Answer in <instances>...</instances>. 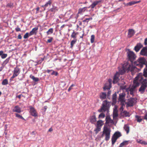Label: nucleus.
Returning a JSON list of instances; mask_svg holds the SVG:
<instances>
[{"mask_svg":"<svg viewBox=\"0 0 147 147\" xmlns=\"http://www.w3.org/2000/svg\"><path fill=\"white\" fill-rule=\"evenodd\" d=\"M87 8V7H84L82 8H79L78 10V13L82 14V13L84 12Z\"/></svg>","mask_w":147,"mask_h":147,"instance_id":"b1692460","label":"nucleus"},{"mask_svg":"<svg viewBox=\"0 0 147 147\" xmlns=\"http://www.w3.org/2000/svg\"><path fill=\"white\" fill-rule=\"evenodd\" d=\"M140 70V69H138L135 66L129 64L127 62H126L123 65L121 69H119V71L120 74L122 75L126 71L128 72L130 71L131 72H134Z\"/></svg>","mask_w":147,"mask_h":147,"instance_id":"f257e3e1","label":"nucleus"},{"mask_svg":"<svg viewBox=\"0 0 147 147\" xmlns=\"http://www.w3.org/2000/svg\"><path fill=\"white\" fill-rule=\"evenodd\" d=\"M53 28H51L49 29L48 30L47 32V35H49L51 34L53 32Z\"/></svg>","mask_w":147,"mask_h":147,"instance_id":"49530a36","label":"nucleus"},{"mask_svg":"<svg viewBox=\"0 0 147 147\" xmlns=\"http://www.w3.org/2000/svg\"><path fill=\"white\" fill-rule=\"evenodd\" d=\"M111 131V129L105 126L104 127V129L102 132V136L105 135V140L107 141L109 140L110 137V133Z\"/></svg>","mask_w":147,"mask_h":147,"instance_id":"39448f33","label":"nucleus"},{"mask_svg":"<svg viewBox=\"0 0 147 147\" xmlns=\"http://www.w3.org/2000/svg\"><path fill=\"white\" fill-rule=\"evenodd\" d=\"M13 7V3L11 2H9L7 3L6 5V8H9L10 9H12Z\"/></svg>","mask_w":147,"mask_h":147,"instance_id":"c756f323","label":"nucleus"},{"mask_svg":"<svg viewBox=\"0 0 147 147\" xmlns=\"http://www.w3.org/2000/svg\"><path fill=\"white\" fill-rule=\"evenodd\" d=\"M36 62L37 63V64H38L41 63L42 62L41 61L39 60L36 61Z\"/></svg>","mask_w":147,"mask_h":147,"instance_id":"052dcab7","label":"nucleus"},{"mask_svg":"<svg viewBox=\"0 0 147 147\" xmlns=\"http://www.w3.org/2000/svg\"><path fill=\"white\" fill-rule=\"evenodd\" d=\"M77 34V33H75L74 31L72 33V34L71 35V37L74 38V39H76V35Z\"/></svg>","mask_w":147,"mask_h":147,"instance_id":"37998d69","label":"nucleus"},{"mask_svg":"<svg viewBox=\"0 0 147 147\" xmlns=\"http://www.w3.org/2000/svg\"><path fill=\"white\" fill-rule=\"evenodd\" d=\"M107 94L106 93L102 92L100 94V98L102 99H105L106 98Z\"/></svg>","mask_w":147,"mask_h":147,"instance_id":"c9c22d12","label":"nucleus"},{"mask_svg":"<svg viewBox=\"0 0 147 147\" xmlns=\"http://www.w3.org/2000/svg\"><path fill=\"white\" fill-rule=\"evenodd\" d=\"M123 128L124 129L126 132L127 134H128L129 131V125H124Z\"/></svg>","mask_w":147,"mask_h":147,"instance_id":"7c9ffc66","label":"nucleus"},{"mask_svg":"<svg viewBox=\"0 0 147 147\" xmlns=\"http://www.w3.org/2000/svg\"><path fill=\"white\" fill-rule=\"evenodd\" d=\"M125 96V94L124 93H122L119 94V100L121 103H125V101L124 99Z\"/></svg>","mask_w":147,"mask_h":147,"instance_id":"f8f14e48","label":"nucleus"},{"mask_svg":"<svg viewBox=\"0 0 147 147\" xmlns=\"http://www.w3.org/2000/svg\"><path fill=\"white\" fill-rule=\"evenodd\" d=\"M95 36L94 35H92L91 36L90 42L92 43H93L94 42Z\"/></svg>","mask_w":147,"mask_h":147,"instance_id":"de8ad7c7","label":"nucleus"},{"mask_svg":"<svg viewBox=\"0 0 147 147\" xmlns=\"http://www.w3.org/2000/svg\"><path fill=\"white\" fill-rule=\"evenodd\" d=\"M135 32L133 29H130L129 30L128 32V36L129 38H130L133 36L135 34Z\"/></svg>","mask_w":147,"mask_h":147,"instance_id":"f3484780","label":"nucleus"},{"mask_svg":"<svg viewBox=\"0 0 147 147\" xmlns=\"http://www.w3.org/2000/svg\"><path fill=\"white\" fill-rule=\"evenodd\" d=\"M30 78L32 79L34 82H38L39 80V79L38 78H36L34 76L32 75H30Z\"/></svg>","mask_w":147,"mask_h":147,"instance_id":"72a5a7b5","label":"nucleus"},{"mask_svg":"<svg viewBox=\"0 0 147 147\" xmlns=\"http://www.w3.org/2000/svg\"><path fill=\"white\" fill-rule=\"evenodd\" d=\"M13 111L18 113H20L21 112V109L18 106H16L13 109Z\"/></svg>","mask_w":147,"mask_h":147,"instance_id":"aec40b11","label":"nucleus"},{"mask_svg":"<svg viewBox=\"0 0 147 147\" xmlns=\"http://www.w3.org/2000/svg\"><path fill=\"white\" fill-rule=\"evenodd\" d=\"M144 76L146 78L144 79L147 80V70L144 69Z\"/></svg>","mask_w":147,"mask_h":147,"instance_id":"09e8293b","label":"nucleus"},{"mask_svg":"<svg viewBox=\"0 0 147 147\" xmlns=\"http://www.w3.org/2000/svg\"><path fill=\"white\" fill-rule=\"evenodd\" d=\"M97 126L100 127H101L103 125V122L102 120H100L98 121L97 122Z\"/></svg>","mask_w":147,"mask_h":147,"instance_id":"79ce46f5","label":"nucleus"},{"mask_svg":"<svg viewBox=\"0 0 147 147\" xmlns=\"http://www.w3.org/2000/svg\"><path fill=\"white\" fill-rule=\"evenodd\" d=\"M128 61H131L132 64L133 61L136 59V56L134 53L132 51H129L127 53Z\"/></svg>","mask_w":147,"mask_h":147,"instance_id":"0eeeda50","label":"nucleus"},{"mask_svg":"<svg viewBox=\"0 0 147 147\" xmlns=\"http://www.w3.org/2000/svg\"><path fill=\"white\" fill-rule=\"evenodd\" d=\"M120 74L119 72H117L114 76L113 78V83L115 84L117 83L119 80V77Z\"/></svg>","mask_w":147,"mask_h":147,"instance_id":"9d476101","label":"nucleus"},{"mask_svg":"<svg viewBox=\"0 0 147 147\" xmlns=\"http://www.w3.org/2000/svg\"><path fill=\"white\" fill-rule=\"evenodd\" d=\"M30 112L32 116L35 117L37 116L36 111L34 108L31 107Z\"/></svg>","mask_w":147,"mask_h":147,"instance_id":"4468645a","label":"nucleus"},{"mask_svg":"<svg viewBox=\"0 0 147 147\" xmlns=\"http://www.w3.org/2000/svg\"><path fill=\"white\" fill-rule=\"evenodd\" d=\"M144 119L147 120V112L146 113L144 116Z\"/></svg>","mask_w":147,"mask_h":147,"instance_id":"69168bd1","label":"nucleus"},{"mask_svg":"<svg viewBox=\"0 0 147 147\" xmlns=\"http://www.w3.org/2000/svg\"><path fill=\"white\" fill-rule=\"evenodd\" d=\"M144 44L145 45H147V38L145 39L144 41Z\"/></svg>","mask_w":147,"mask_h":147,"instance_id":"e2e57ef3","label":"nucleus"},{"mask_svg":"<svg viewBox=\"0 0 147 147\" xmlns=\"http://www.w3.org/2000/svg\"><path fill=\"white\" fill-rule=\"evenodd\" d=\"M29 36H30L29 33H28V32H27L24 35V39H26L28 38Z\"/></svg>","mask_w":147,"mask_h":147,"instance_id":"603ef678","label":"nucleus"},{"mask_svg":"<svg viewBox=\"0 0 147 147\" xmlns=\"http://www.w3.org/2000/svg\"><path fill=\"white\" fill-rule=\"evenodd\" d=\"M128 144V141H125L121 143L119 147H123L124 145H127Z\"/></svg>","mask_w":147,"mask_h":147,"instance_id":"4c0bfd02","label":"nucleus"},{"mask_svg":"<svg viewBox=\"0 0 147 147\" xmlns=\"http://www.w3.org/2000/svg\"><path fill=\"white\" fill-rule=\"evenodd\" d=\"M144 78L142 74L139 73L137 76L135 78L133 81V84L132 86L136 88L140 85V83H141Z\"/></svg>","mask_w":147,"mask_h":147,"instance_id":"f03ea898","label":"nucleus"},{"mask_svg":"<svg viewBox=\"0 0 147 147\" xmlns=\"http://www.w3.org/2000/svg\"><path fill=\"white\" fill-rule=\"evenodd\" d=\"M101 129V127L99 126H96V128L94 129V131H95L96 134L100 131Z\"/></svg>","mask_w":147,"mask_h":147,"instance_id":"a19ab883","label":"nucleus"},{"mask_svg":"<svg viewBox=\"0 0 147 147\" xmlns=\"http://www.w3.org/2000/svg\"><path fill=\"white\" fill-rule=\"evenodd\" d=\"M140 2V1H132L127 3L126 4V5H127L131 6L138 3H139Z\"/></svg>","mask_w":147,"mask_h":147,"instance_id":"a878e982","label":"nucleus"},{"mask_svg":"<svg viewBox=\"0 0 147 147\" xmlns=\"http://www.w3.org/2000/svg\"><path fill=\"white\" fill-rule=\"evenodd\" d=\"M136 88L134 87V86H131L127 88L126 90L128 93L129 92L131 94L133 95Z\"/></svg>","mask_w":147,"mask_h":147,"instance_id":"9b49d317","label":"nucleus"},{"mask_svg":"<svg viewBox=\"0 0 147 147\" xmlns=\"http://www.w3.org/2000/svg\"><path fill=\"white\" fill-rule=\"evenodd\" d=\"M3 54V51H0V56H1Z\"/></svg>","mask_w":147,"mask_h":147,"instance_id":"774afa93","label":"nucleus"},{"mask_svg":"<svg viewBox=\"0 0 147 147\" xmlns=\"http://www.w3.org/2000/svg\"><path fill=\"white\" fill-rule=\"evenodd\" d=\"M146 61L145 58L140 57L136 61H134V64L135 65L142 68L143 67L144 65H146Z\"/></svg>","mask_w":147,"mask_h":147,"instance_id":"7ed1b4c3","label":"nucleus"},{"mask_svg":"<svg viewBox=\"0 0 147 147\" xmlns=\"http://www.w3.org/2000/svg\"><path fill=\"white\" fill-rule=\"evenodd\" d=\"M138 142L143 145H147V142L141 140H138Z\"/></svg>","mask_w":147,"mask_h":147,"instance_id":"f704fd0d","label":"nucleus"},{"mask_svg":"<svg viewBox=\"0 0 147 147\" xmlns=\"http://www.w3.org/2000/svg\"><path fill=\"white\" fill-rule=\"evenodd\" d=\"M110 107L109 102L106 100H104L103 101L102 106L100 109L98 110V111L101 112H105L107 111V112L109 111Z\"/></svg>","mask_w":147,"mask_h":147,"instance_id":"20e7f679","label":"nucleus"},{"mask_svg":"<svg viewBox=\"0 0 147 147\" xmlns=\"http://www.w3.org/2000/svg\"><path fill=\"white\" fill-rule=\"evenodd\" d=\"M22 36L20 34H19L18 36V38L21 39H22Z\"/></svg>","mask_w":147,"mask_h":147,"instance_id":"0e129e2a","label":"nucleus"},{"mask_svg":"<svg viewBox=\"0 0 147 147\" xmlns=\"http://www.w3.org/2000/svg\"><path fill=\"white\" fill-rule=\"evenodd\" d=\"M24 78V76L23 75L22 76V77H21V78H20L19 77L18 78V79L20 80H23Z\"/></svg>","mask_w":147,"mask_h":147,"instance_id":"680f3d73","label":"nucleus"},{"mask_svg":"<svg viewBox=\"0 0 147 147\" xmlns=\"http://www.w3.org/2000/svg\"><path fill=\"white\" fill-rule=\"evenodd\" d=\"M136 102V100L134 98H131L128 99V102L127 103V106L128 107H132Z\"/></svg>","mask_w":147,"mask_h":147,"instance_id":"1a4fd4ad","label":"nucleus"},{"mask_svg":"<svg viewBox=\"0 0 147 147\" xmlns=\"http://www.w3.org/2000/svg\"><path fill=\"white\" fill-rule=\"evenodd\" d=\"M142 47L143 45L141 44L140 43H138L135 47L134 49L136 52H138Z\"/></svg>","mask_w":147,"mask_h":147,"instance_id":"2eb2a0df","label":"nucleus"},{"mask_svg":"<svg viewBox=\"0 0 147 147\" xmlns=\"http://www.w3.org/2000/svg\"><path fill=\"white\" fill-rule=\"evenodd\" d=\"M121 106L120 108V112L122 113L124 111H123L124 107H125V103H121Z\"/></svg>","mask_w":147,"mask_h":147,"instance_id":"e433bc0d","label":"nucleus"},{"mask_svg":"<svg viewBox=\"0 0 147 147\" xmlns=\"http://www.w3.org/2000/svg\"><path fill=\"white\" fill-rule=\"evenodd\" d=\"M77 41L76 39H74L73 40H72L70 43V48H72L74 45L76 43Z\"/></svg>","mask_w":147,"mask_h":147,"instance_id":"58836bf2","label":"nucleus"},{"mask_svg":"<svg viewBox=\"0 0 147 147\" xmlns=\"http://www.w3.org/2000/svg\"><path fill=\"white\" fill-rule=\"evenodd\" d=\"M102 1V0H99L98 1H95L88 8L91 7L92 9H93L99 3L101 2Z\"/></svg>","mask_w":147,"mask_h":147,"instance_id":"ddd939ff","label":"nucleus"},{"mask_svg":"<svg viewBox=\"0 0 147 147\" xmlns=\"http://www.w3.org/2000/svg\"><path fill=\"white\" fill-rule=\"evenodd\" d=\"M136 120L138 122H140L142 120V118L141 117L138 115H136Z\"/></svg>","mask_w":147,"mask_h":147,"instance_id":"ea45409f","label":"nucleus"},{"mask_svg":"<svg viewBox=\"0 0 147 147\" xmlns=\"http://www.w3.org/2000/svg\"><path fill=\"white\" fill-rule=\"evenodd\" d=\"M90 122L93 124H94L96 121V118L95 115L92 116L90 118Z\"/></svg>","mask_w":147,"mask_h":147,"instance_id":"c85d7f7f","label":"nucleus"},{"mask_svg":"<svg viewBox=\"0 0 147 147\" xmlns=\"http://www.w3.org/2000/svg\"><path fill=\"white\" fill-rule=\"evenodd\" d=\"M106 123H112L113 122V121L112 120L110 117L107 116L106 117L105 119Z\"/></svg>","mask_w":147,"mask_h":147,"instance_id":"5701e85b","label":"nucleus"},{"mask_svg":"<svg viewBox=\"0 0 147 147\" xmlns=\"http://www.w3.org/2000/svg\"><path fill=\"white\" fill-rule=\"evenodd\" d=\"M140 54L143 55L147 56V47L143 48L141 50Z\"/></svg>","mask_w":147,"mask_h":147,"instance_id":"dca6fc26","label":"nucleus"},{"mask_svg":"<svg viewBox=\"0 0 147 147\" xmlns=\"http://www.w3.org/2000/svg\"><path fill=\"white\" fill-rule=\"evenodd\" d=\"M118 116V114L117 112V109H114L113 113V118L117 117Z\"/></svg>","mask_w":147,"mask_h":147,"instance_id":"473e14b6","label":"nucleus"},{"mask_svg":"<svg viewBox=\"0 0 147 147\" xmlns=\"http://www.w3.org/2000/svg\"><path fill=\"white\" fill-rule=\"evenodd\" d=\"M65 26V25L64 24L62 25L60 27V30H61L63 29V28Z\"/></svg>","mask_w":147,"mask_h":147,"instance_id":"338daca9","label":"nucleus"},{"mask_svg":"<svg viewBox=\"0 0 147 147\" xmlns=\"http://www.w3.org/2000/svg\"><path fill=\"white\" fill-rule=\"evenodd\" d=\"M8 84V81L6 79L4 80L2 82V84L3 85H5L7 84Z\"/></svg>","mask_w":147,"mask_h":147,"instance_id":"a18cd8bd","label":"nucleus"},{"mask_svg":"<svg viewBox=\"0 0 147 147\" xmlns=\"http://www.w3.org/2000/svg\"><path fill=\"white\" fill-rule=\"evenodd\" d=\"M17 76L16 75L14 74H13V76H12L11 77V79H13L15 77H17Z\"/></svg>","mask_w":147,"mask_h":147,"instance_id":"bf43d9fd","label":"nucleus"},{"mask_svg":"<svg viewBox=\"0 0 147 147\" xmlns=\"http://www.w3.org/2000/svg\"><path fill=\"white\" fill-rule=\"evenodd\" d=\"M15 30L17 32L20 31H21L20 29L18 27H17L16 28Z\"/></svg>","mask_w":147,"mask_h":147,"instance_id":"13d9d810","label":"nucleus"},{"mask_svg":"<svg viewBox=\"0 0 147 147\" xmlns=\"http://www.w3.org/2000/svg\"><path fill=\"white\" fill-rule=\"evenodd\" d=\"M52 3V1L51 0H49L47 2L45 5H42V7L44 8V9L49 6H50Z\"/></svg>","mask_w":147,"mask_h":147,"instance_id":"393cba45","label":"nucleus"},{"mask_svg":"<svg viewBox=\"0 0 147 147\" xmlns=\"http://www.w3.org/2000/svg\"><path fill=\"white\" fill-rule=\"evenodd\" d=\"M58 10V8L55 6L52 5V7L50 9L49 11L53 12L54 13Z\"/></svg>","mask_w":147,"mask_h":147,"instance_id":"412c9836","label":"nucleus"},{"mask_svg":"<svg viewBox=\"0 0 147 147\" xmlns=\"http://www.w3.org/2000/svg\"><path fill=\"white\" fill-rule=\"evenodd\" d=\"M38 28L37 27H35L29 33V36H30L33 35L35 33H36V31L38 30Z\"/></svg>","mask_w":147,"mask_h":147,"instance_id":"bb28decb","label":"nucleus"},{"mask_svg":"<svg viewBox=\"0 0 147 147\" xmlns=\"http://www.w3.org/2000/svg\"><path fill=\"white\" fill-rule=\"evenodd\" d=\"M108 82L109 83V86H110L109 87H107L106 86V85H105V87L103 88V89L104 90H105L106 89H108L109 90L110 89V88L111 87V82H112V80L111 79H109L108 80Z\"/></svg>","mask_w":147,"mask_h":147,"instance_id":"cd10ccee","label":"nucleus"},{"mask_svg":"<svg viewBox=\"0 0 147 147\" xmlns=\"http://www.w3.org/2000/svg\"><path fill=\"white\" fill-rule=\"evenodd\" d=\"M141 84L138 91L141 94H143L147 88V80L144 79Z\"/></svg>","mask_w":147,"mask_h":147,"instance_id":"423d86ee","label":"nucleus"},{"mask_svg":"<svg viewBox=\"0 0 147 147\" xmlns=\"http://www.w3.org/2000/svg\"><path fill=\"white\" fill-rule=\"evenodd\" d=\"M121 114H122L125 117H129L130 116V114L129 113L126 111H124Z\"/></svg>","mask_w":147,"mask_h":147,"instance_id":"2f4dec72","label":"nucleus"},{"mask_svg":"<svg viewBox=\"0 0 147 147\" xmlns=\"http://www.w3.org/2000/svg\"><path fill=\"white\" fill-rule=\"evenodd\" d=\"M121 136V133L119 131H116L114 134L111 138L112 144L113 145L117 139Z\"/></svg>","mask_w":147,"mask_h":147,"instance_id":"6e6552de","label":"nucleus"},{"mask_svg":"<svg viewBox=\"0 0 147 147\" xmlns=\"http://www.w3.org/2000/svg\"><path fill=\"white\" fill-rule=\"evenodd\" d=\"M20 72V70L19 68L17 67H15L13 70V73L14 74L18 76Z\"/></svg>","mask_w":147,"mask_h":147,"instance_id":"4be33fe9","label":"nucleus"},{"mask_svg":"<svg viewBox=\"0 0 147 147\" xmlns=\"http://www.w3.org/2000/svg\"><path fill=\"white\" fill-rule=\"evenodd\" d=\"M53 39V38L52 37H51L50 39L47 40V42L49 43L51 42H52Z\"/></svg>","mask_w":147,"mask_h":147,"instance_id":"6e6d98bb","label":"nucleus"},{"mask_svg":"<svg viewBox=\"0 0 147 147\" xmlns=\"http://www.w3.org/2000/svg\"><path fill=\"white\" fill-rule=\"evenodd\" d=\"M15 115L16 117L18 118L19 119H22L24 120H25V119L21 115L18 114V113H15Z\"/></svg>","mask_w":147,"mask_h":147,"instance_id":"c03bdc74","label":"nucleus"},{"mask_svg":"<svg viewBox=\"0 0 147 147\" xmlns=\"http://www.w3.org/2000/svg\"><path fill=\"white\" fill-rule=\"evenodd\" d=\"M7 54H3L1 56V58L3 59L5 58L7 56Z\"/></svg>","mask_w":147,"mask_h":147,"instance_id":"864d4df0","label":"nucleus"},{"mask_svg":"<svg viewBox=\"0 0 147 147\" xmlns=\"http://www.w3.org/2000/svg\"><path fill=\"white\" fill-rule=\"evenodd\" d=\"M10 57H9L7 58L6 60L4 61L3 62V64L4 65H6L7 63H8L10 60Z\"/></svg>","mask_w":147,"mask_h":147,"instance_id":"8fccbe9b","label":"nucleus"},{"mask_svg":"<svg viewBox=\"0 0 147 147\" xmlns=\"http://www.w3.org/2000/svg\"><path fill=\"white\" fill-rule=\"evenodd\" d=\"M117 102V94L116 93H114L112 96V103L113 105H115Z\"/></svg>","mask_w":147,"mask_h":147,"instance_id":"6ab92c4d","label":"nucleus"},{"mask_svg":"<svg viewBox=\"0 0 147 147\" xmlns=\"http://www.w3.org/2000/svg\"><path fill=\"white\" fill-rule=\"evenodd\" d=\"M111 90H109L107 92V96L108 98H109V97L110 96V95L111 93Z\"/></svg>","mask_w":147,"mask_h":147,"instance_id":"5fc2aeb1","label":"nucleus"},{"mask_svg":"<svg viewBox=\"0 0 147 147\" xmlns=\"http://www.w3.org/2000/svg\"><path fill=\"white\" fill-rule=\"evenodd\" d=\"M22 96H23V95L22 94H21L17 96L16 97V98H18L19 99H20L21 98Z\"/></svg>","mask_w":147,"mask_h":147,"instance_id":"4d7b16f0","label":"nucleus"},{"mask_svg":"<svg viewBox=\"0 0 147 147\" xmlns=\"http://www.w3.org/2000/svg\"><path fill=\"white\" fill-rule=\"evenodd\" d=\"M51 71H53L52 73H51V75H54L55 76H57L58 75V73L57 71H55L53 69H47L46 71L47 73H49L51 72Z\"/></svg>","mask_w":147,"mask_h":147,"instance_id":"a211bd4d","label":"nucleus"},{"mask_svg":"<svg viewBox=\"0 0 147 147\" xmlns=\"http://www.w3.org/2000/svg\"><path fill=\"white\" fill-rule=\"evenodd\" d=\"M105 114L103 113H100L98 116L99 118H103L105 117Z\"/></svg>","mask_w":147,"mask_h":147,"instance_id":"3c124183","label":"nucleus"}]
</instances>
